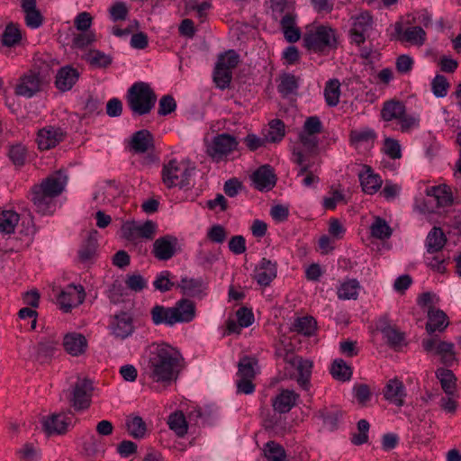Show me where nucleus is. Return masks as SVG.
Listing matches in <instances>:
<instances>
[{
	"label": "nucleus",
	"mask_w": 461,
	"mask_h": 461,
	"mask_svg": "<svg viewBox=\"0 0 461 461\" xmlns=\"http://www.w3.org/2000/svg\"><path fill=\"white\" fill-rule=\"evenodd\" d=\"M293 156L294 157V162L300 167L297 176H304L303 184L305 186H312V185L319 182V176L315 175L311 167L312 162L299 148H294Z\"/></svg>",
	"instance_id": "obj_13"
},
{
	"label": "nucleus",
	"mask_w": 461,
	"mask_h": 461,
	"mask_svg": "<svg viewBox=\"0 0 461 461\" xmlns=\"http://www.w3.org/2000/svg\"><path fill=\"white\" fill-rule=\"evenodd\" d=\"M177 323L190 322L195 318V303L189 299H181L172 307Z\"/></svg>",
	"instance_id": "obj_26"
},
{
	"label": "nucleus",
	"mask_w": 461,
	"mask_h": 461,
	"mask_svg": "<svg viewBox=\"0 0 461 461\" xmlns=\"http://www.w3.org/2000/svg\"><path fill=\"white\" fill-rule=\"evenodd\" d=\"M448 326V319L446 313L438 309L430 308L428 312V322L426 330L429 333L443 331Z\"/></svg>",
	"instance_id": "obj_30"
},
{
	"label": "nucleus",
	"mask_w": 461,
	"mask_h": 461,
	"mask_svg": "<svg viewBox=\"0 0 461 461\" xmlns=\"http://www.w3.org/2000/svg\"><path fill=\"white\" fill-rule=\"evenodd\" d=\"M86 293L82 285H69L60 291L58 303L64 312H68L73 307L78 306L85 301Z\"/></svg>",
	"instance_id": "obj_10"
},
{
	"label": "nucleus",
	"mask_w": 461,
	"mask_h": 461,
	"mask_svg": "<svg viewBox=\"0 0 461 461\" xmlns=\"http://www.w3.org/2000/svg\"><path fill=\"white\" fill-rule=\"evenodd\" d=\"M181 292L188 296H200L206 289V285L202 278H182L177 285Z\"/></svg>",
	"instance_id": "obj_36"
},
{
	"label": "nucleus",
	"mask_w": 461,
	"mask_h": 461,
	"mask_svg": "<svg viewBox=\"0 0 461 461\" xmlns=\"http://www.w3.org/2000/svg\"><path fill=\"white\" fill-rule=\"evenodd\" d=\"M422 347L427 353L438 357L445 366H452L456 361L455 346L451 342L431 338L423 339Z\"/></svg>",
	"instance_id": "obj_7"
},
{
	"label": "nucleus",
	"mask_w": 461,
	"mask_h": 461,
	"mask_svg": "<svg viewBox=\"0 0 461 461\" xmlns=\"http://www.w3.org/2000/svg\"><path fill=\"white\" fill-rule=\"evenodd\" d=\"M20 221V215L14 210L0 212V233L12 234Z\"/></svg>",
	"instance_id": "obj_39"
},
{
	"label": "nucleus",
	"mask_w": 461,
	"mask_h": 461,
	"mask_svg": "<svg viewBox=\"0 0 461 461\" xmlns=\"http://www.w3.org/2000/svg\"><path fill=\"white\" fill-rule=\"evenodd\" d=\"M358 289L359 283L357 280H348L339 286L338 296L342 300H356L358 295Z\"/></svg>",
	"instance_id": "obj_53"
},
{
	"label": "nucleus",
	"mask_w": 461,
	"mask_h": 461,
	"mask_svg": "<svg viewBox=\"0 0 461 461\" xmlns=\"http://www.w3.org/2000/svg\"><path fill=\"white\" fill-rule=\"evenodd\" d=\"M369 423L366 420H360L357 423V433L353 434L351 441L354 445H362L368 440Z\"/></svg>",
	"instance_id": "obj_60"
},
{
	"label": "nucleus",
	"mask_w": 461,
	"mask_h": 461,
	"mask_svg": "<svg viewBox=\"0 0 461 461\" xmlns=\"http://www.w3.org/2000/svg\"><path fill=\"white\" fill-rule=\"evenodd\" d=\"M371 235L378 240L389 239L392 235V229L381 217H375L370 227Z\"/></svg>",
	"instance_id": "obj_50"
},
{
	"label": "nucleus",
	"mask_w": 461,
	"mask_h": 461,
	"mask_svg": "<svg viewBox=\"0 0 461 461\" xmlns=\"http://www.w3.org/2000/svg\"><path fill=\"white\" fill-rule=\"evenodd\" d=\"M285 40L288 42H296L301 37V32L295 25V15L287 12L280 21Z\"/></svg>",
	"instance_id": "obj_32"
},
{
	"label": "nucleus",
	"mask_w": 461,
	"mask_h": 461,
	"mask_svg": "<svg viewBox=\"0 0 461 461\" xmlns=\"http://www.w3.org/2000/svg\"><path fill=\"white\" fill-rule=\"evenodd\" d=\"M431 88L436 96L444 97L447 94L449 83L444 76L437 75L431 82Z\"/></svg>",
	"instance_id": "obj_61"
},
{
	"label": "nucleus",
	"mask_w": 461,
	"mask_h": 461,
	"mask_svg": "<svg viewBox=\"0 0 461 461\" xmlns=\"http://www.w3.org/2000/svg\"><path fill=\"white\" fill-rule=\"evenodd\" d=\"M363 191L366 194H373L382 185V180L378 175L373 173L370 167L365 166L364 171L358 175Z\"/></svg>",
	"instance_id": "obj_29"
},
{
	"label": "nucleus",
	"mask_w": 461,
	"mask_h": 461,
	"mask_svg": "<svg viewBox=\"0 0 461 461\" xmlns=\"http://www.w3.org/2000/svg\"><path fill=\"white\" fill-rule=\"evenodd\" d=\"M384 153L393 159H398L402 157V150L400 143L392 138L384 140Z\"/></svg>",
	"instance_id": "obj_63"
},
{
	"label": "nucleus",
	"mask_w": 461,
	"mask_h": 461,
	"mask_svg": "<svg viewBox=\"0 0 461 461\" xmlns=\"http://www.w3.org/2000/svg\"><path fill=\"white\" fill-rule=\"evenodd\" d=\"M167 424L178 437H184L187 433L188 426L182 411H175L168 416Z\"/></svg>",
	"instance_id": "obj_45"
},
{
	"label": "nucleus",
	"mask_w": 461,
	"mask_h": 461,
	"mask_svg": "<svg viewBox=\"0 0 461 461\" xmlns=\"http://www.w3.org/2000/svg\"><path fill=\"white\" fill-rule=\"evenodd\" d=\"M19 461H39L40 450L31 442H26L17 450Z\"/></svg>",
	"instance_id": "obj_55"
},
{
	"label": "nucleus",
	"mask_w": 461,
	"mask_h": 461,
	"mask_svg": "<svg viewBox=\"0 0 461 461\" xmlns=\"http://www.w3.org/2000/svg\"><path fill=\"white\" fill-rule=\"evenodd\" d=\"M78 78L79 72L76 68L65 66L58 71L55 85L59 91L67 92L73 87Z\"/></svg>",
	"instance_id": "obj_21"
},
{
	"label": "nucleus",
	"mask_w": 461,
	"mask_h": 461,
	"mask_svg": "<svg viewBox=\"0 0 461 461\" xmlns=\"http://www.w3.org/2000/svg\"><path fill=\"white\" fill-rule=\"evenodd\" d=\"M395 31L399 35V40L402 41L410 42L412 45L421 46L426 40V32L420 26L409 27L406 30H402V25L397 23Z\"/></svg>",
	"instance_id": "obj_28"
},
{
	"label": "nucleus",
	"mask_w": 461,
	"mask_h": 461,
	"mask_svg": "<svg viewBox=\"0 0 461 461\" xmlns=\"http://www.w3.org/2000/svg\"><path fill=\"white\" fill-rule=\"evenodd\" d=\"M405 113V106L402 103L395 100H390L384 103L381 111L382 118L384 121H392L402 118Z\"/></svg>",
	"instance_id": "obj_42"
},
{
	"label": "nucleus",
	"mask_w": 461,
	"mask_h": 461,
	"mask_svg": "<svg viewBox=\"0 0 461 461\" xmlns=\"http://www.w3.org/2000/svg\"><path fill=\"white\" fill-rule=\"evenodd\" d=\"M122 237L129 241L152 240L158 232V224L148 220L144 222L125 221L121 228Z\"/></svg>",
	"instance_id": "obj_6"
},
{
	"label": "nucleus",
	"mask_w": 461,
	"mask_h": 461,
	"mask_svg": "<svg viewBox=\"0 0 461 461\" xmlns=\"http://www.w3.org/2000/svg\"><path fill=\"white\" fill-rule=\"evenodd\" d=\"M44 76L41 72L29 70L20 77L14 87V94L18 96L32 97L41 91Z\"/></svg>",
	"instance_id": "obj_8"
},
{
	"label": "nucleus",
	"mask_w": 461,
	"mask_h": 461,
	"mask_svg": "<svg viewBox=\"0 0 461 461\" xmlns=\"http://www.w3.org/2000/svg\"><path fill=\"white\" fill-rule=\"evenodd\" d=\"M276 264L269 259L262 258L255 270V279L258 285L267 286L276 277Z\"/></svg>",
	"instance_id": "obj_19"
},
{
	"label": "nucleus",
	"mask_w": 461,
	"mask_h": 461,
	"mask_svg": "<svg viewBox=\"0 0 461 461\" xmlns=\"http://www.w3.org/2000/svg\"><path fill=\"white\" fill-rule=\"evenodd\" d=\"M66 184L67 176L61 171H58L43 179L38 185L55 198L63 192Z\"/></svg>",
	"instance_id": "obj_20"
},
{
	"label": "nucleus",
	"mask_w": 461,
	"mask_h": 461,
	"mask_svg": "<svg viewBox=\"0 0 461 461\" xmlns=\"http://www.w3.org/2000/svg\"><path fill=\"white\" fill-rule=\"evenodd\" d=\"M447 242L446 235L438 227H434L428 234L426 239V249L429 254H434L440 251Z\"/></svg>",
	"instance_id": "obj_34"
},
{
	"label": "nucleus",
	"mask_w": 461,
	"mask_h": 461,
	"mask_svg": "<svg viewBox=\"0 0 461 461\" xmlns=\"http://www.w3.org/2000/svg\"><path fill=\"white\" fill-rule=\"evenodd\" d=\"M96 40L95 33L93 32H83L82 33L77 34L73 39V47L78 49H84L92 43H94Z\"/></svg>",
	"instance_id": "obj_62"
},
{
	"label": "nucleus",
	"mask_w": 461,
	"mask_h": 461,
	"mask_svg": "<svg viewBox=\"0 0 461 461\" xmlns=\"http://www.w3.org/2000/svg\"><path fill=\"white\" fill-rule=\"evenodd\" d=\"M239 60V55L234 50H228L219 57L216 64L232 72V69L237 67Z\"/></svg>",
	"instance_id": "obj_59"
},
{
	"label": "nucleus",
	"mask_w": 461,
	"mask_h": 461,
	"mask_svg": "<svg viewBox=\"0 0 461 461\" xmlns=\"http://www.w3.org/2000/svg\"><path fill=\"white\" fill-rule=\"evenodd\" d=\"M371 26L372 17L368 13H362L357 16L350 31L352 41L357 44L363 43Z\"/></svg>",
	"instance_id": "obj_22"
},
{
	"label": "nucleus",
	"mask_w": 461,
	"mask_h": 461,
	"mask_svg": "<svg viewBox=\"0 0 461 461\" xmlns=\"http://www.w3.org/2000/svg\"><path fill=\"white\" fill-rule=\"evenodd\" d=\"M22 8L25 14V23L31 28H38L42 23V15L36 8V0H22Z\"/></svg>",
	"instance_id": "obj_33"
},
{
	"label": "nucleus",
	"mask_w": 461,
	"mask_h": 461,
	"mask_svg": "<svg viewBox=\"0 0 461 461\" xmlns=\"http://www.w3.org/2000/svg\"><path fill=\"white\" fill-rule=\"evenodd\" d=\"M285 363L294 367L298 372L296 382L304 390H308L310 384V378L312 375V361L304 359L301 357L286 353L285 356Z\"/></svg>",
	"instance_id": "obj_11"
},
{
	"label": "nucleus",
	"mask_w": 461,
	"mask_h": 461,
	"mask_svg": "<svg viewBox=\"0 0 461 461\" xmlns=\"http://www.w3.org/2000/svg\"><path fill=\"white\" fill-rule=\"evenodd\" d=\"M91 389L86 381L77 383L71 399V406L76 411H84L89 408L91 404Z\"/></svg>",
	"instance_id": "obj_18"
},
{
	"label": "nucleus",
	"mask_w": 461,
	"mask_h": 461,
	"mask_svg": "<svg viewBox=\"0 0 461 461\" xmlns=\"http://www.w3.org/2000/svg\"><path fill=\"white\" fill-rule=\"evenodd\" d=\"M112 330L116 338L126 339L133 331L131 319L126 313L116 315L112 322Z\"/></svg>",
	"instance_id": "obj_31"
},
{
	"label": "nucleus",
	"mask_w": 461,
	"mask_h": 461,
	"mask_svg": "<svg viewBox=\"0 0 461 461\" xmlns=\"http://www.w3.org/2000/svg\"><path fill=\"white\" fill-rule=\"evenodd\" d=\"M302 130L309 135L318 136L321 132L322 123L317 116H311L305 120Z\"/></svg>",
	"instance_id": "obj_64"
},
{
	"label": "nucleus",
	"mask_w": 461,
	"mask_h": 461,
	"mask_svg": "<svg viewBox=\"0 0 461 461\" xmlns=\"http://www.w3.org/2000/svg\"><path fill=\"white\" fill-rule=\"evenodd\" d=\"M340 83L337 79L330 80L324 89L326 103L330 106H336L339 101Z\"/></svg>",
	"instance_id": "obj_52"
},
{
	"label": "nucleus",
	"mask_w": 461,
	"mask_h": 461,
	"mask_svg": "<svg viewBox=\"0 0 461 461\" xmlns=\"http://www.w3.org/2000/svg\"><path fill=\"white\" fill-rule=\"evenodd\" d=\"M57 342L50 339L40 341L36 346V359L41 363H49L57 351Z\"/></svg>",
	"instance_id": "obj_40"
},
{
	"label": "nucleus",
	"mask_w": 461,
	"mask_h": 461,
	"mask_svg": "<svg viewBox=\"0 0 461 461\" xmlns=\"http://www.w3.org/2000/svg\"><path fill=\"white\" fill-rule=\"evenodd\" d=\"M192 172L193 168L187 163L172 159L163 167V183L168 188H183L190 184Z\"/></svg>",
	"instance_id": "obj_5"
},
{
	"label": "nucleus",
	"mask_w": 461,
	"mask_h": 461,
	"mask_svg": "<svg viewBox=\"0 0 461 461\" xmlns=\"http://www.w3.org/2000/svg\"><path fill=\"white\" fill-rule=\"evenodd\" d=\"M76 422L77 419L71 410L51 412L41 419V429L48 437L68 434Z\"/></svg>",
	"instance_id": "obj_3"
},
{
	"label": "nucleus",
	"mask_w": 461,
	"mask_h": 461,
	"mask_svg": "<svg viewBox=\"0 0 461 461\" xmlns=\"http://www.w3.org/2000/svg\"><path fill=\"white\" fill-rule=\"evenodd\" d=\"M85 59L92 67L106 68L112 62V58L98 50H90L86 55Z\"/></svg>",
	"instance_id": "obj_48"
},
{
	"label": "nucleus",
	"mask_w": 461,
	"mask_h": 461,
	"mask_svg": "<svg viewBox=\"0 0 461 461\" xmlns=\"http://www.w3.org/2000/svg\"><path fill=\"white\" fill-rule=\"evenodd\" d=\"M426 194L433 198L438 207L450 206L454 203L451 188L447 185H439L427 188Z\"/></svg>",
	"instance_id": "obj_27"
},
{
	"label": "nucleus",
	"mask_w": 461,
	"mask_h": 461,
	"mask_svg": "<svg viewBox=\"0 0 461 461\" xmlns=\"http://www.w3.org/2000/svg\"><path fill=\"white\" fill-rule=\"evenodd\" d=\"M251 177L255 187L260 191L270 190L276 185V176L268 165L260 167Z\"/></svg>",
	"instance_id": "obj_24"
},
{
	"label": "nucleus",
	"mask_w": 461,
	"mask_h": 461,
	"mask_svg": "<svg viewBox=\"0 0 461 461\" xmlns=\"http://www.w3.org/2000/svg\"><path fill=\"white\" fill-rule=\"evenodd\" d=\"M30 195L31 202L38 213L45 215L52 211L54 207V198L47 194L41 186L34 185L31 189Z\"/></svg>",
	"instance_id": "obj_15"
},
{
	"label": "nucleus",
	"mask_w": 461,
	"mask_h": 461,
	"mask_svg": "<svg viewBox=\"0 0 461 461\" xmlns=\"http://www.w3.org/2000/svg\"><path fill=\"white\" fill-rule=\"evenodd\" d=\"M258 360L255 357L245 356L240 358L238 365V375L240 378L254 379L256 372L255 366Z\"/></svg>",
	"instance_id": "obj_47"
},
{
	"label": "nucleus",
	"mask_w": 461,
	"mask_h": 461,
	"mask_svg": "<svg viewBox=\"0 0 461 461\" xmlns=\"http://www.w3.org/2000/svg\"><path fill=\"white\" fill-rule=\"evenodd\" d=\"M129 434L134 438H142L147 432L145 421L140 416L129 417L126 420Z\"/></svg>",
	"instance_id": "obj_46"
},
{
	"label": "nucleus",
	"mask_w": 461,
	"mask_h": 461,
	"mask_svg": "<svg viewBox=\"0 0 461 461\" xmlns=\"http://www.w3.org/2000/svg\"><path fill=\"white\" fill-rule=\"evenodd\" d=\"M278 90L284 95L294 94L298 87L297 78L291 74H284L279 78Z\"/></svg>",
	"instance_id": "obj_56"
},
{
	"label": "nucleus",
	"mask_w": 461,
	"mask_h": 461,
	"mask_svg": "<svg viewBox=\"0 0 461 461\" xmlns=\"http://www.w3.org/2000/svg\"><path fill=\"white\" fill-rule=\"evenodd\" d=\"M377 329L384 334L388 344L392 347L400 346L404 339V334L399 331L387 317H382L378 321Z\"/></svg>",
	"instance_id": "obj_25"
},
{
	"label": "nucleus",
	"mask_w": 461,
	"mask_h": 461,
	"mask_svg": "<svg viewBox=\"0 0 461 461\" xmlns=\"http://www.w3.org/2000/svg\"><path fill=\"white\" fill-rule=\"evenodd\" d=\"M184 366L180 352L167 344L158 345L150 351L148 368L149 376L157 383L176 382Z\"/></svg>",
	"instance_id": "obj_1"
},
{
	"label": "nucleus",
	"mask_w": 461,
	"mask_h": 461,
	"mask_svg": "<svg viewBox=\"0 0 461 461\" xmlns=\"http://www.w3.org/2000/svg\"><path fill=\"white\" fill-rule=\"evenodd\" d=\"M318 144V136L309 135L305 133V131L302 130L299 134V143L294 148L303 149V153L311 158L317 153Z\"/></svg>",
	"instance_id": "obj_41"
},
{
	"label": "nucleus",
	"mask_w": 461,
	"mask_h": 461,
	"mask_svg": "<svg viewBox=\"0 0 461 461\" xmlns=\"http://www.w3.org/2000/svg\"><path fill=\"white\" fill-rule=\"evenodd\" d=\"M285 134V124L280 120H273L269 122V128L265 134L267 142H278Z\"/></svg>",
	"instance_id": "obj_51"
},
{
	"label": "nucleus",
	"mask_w": 461,
	"mask_h": 461,
	"mask_svg": "<svg viewBox=\"0 0 461 461\" xmlns=\"http://www.w3.org/2000/svg\"><path fill=\"white\" fill-rule=\"evenodd\" d=\"M97 231L95 230L91 232L87 238V240L85 241V243L82 245L81 249L78 251L79 258L81 262H88L90 261L96 253L97 249Z\"/></svg>",
	"instance_id": "obj_44"
},
{
	"label": "nucleus",
	"mask_w": 461,
	"mask_h": 461,
	"mask_svg": "<svg viewBox=\"0 0 461 461\" xmlns=\"http://www.w3.org/2000/svg\"><path fill=\"white\" fill-rule=\"evenodd\" d=\"M21 38L19 28L14 23H9L2 35V43L5 46L12 47L17 44Z\"/></svg>",
	"instance_id": "obj_57"
},
{
	"label": "nucleus",
	"mask_w": 461,
	"mask_h": 461,
	"mask_svg": "<svg viewBox=\"0 0 461 461\" xmlns=\"http://www.w3.org/2000/svg\"><path fill=\"white\" fill-rule=\"evenodd\" d=\"M304 46L314 52H324L337 47L336 32L330 26L320 25L303 36Z\"/></svg>",
	"instance_id": "obj_4"
},
{
	"label": "nucleus",
	"mask_w": 461,
	"mask_h": 461,
	"mask_svg": "<svg viewBox=\"0 0 461 461\" xmlns=\"http://www.w3.org/2000/svg\"><path fill=\"white\" fill-rule=\"evenodd\" d=\"M178 249V240L172 235H166L157 239L153 243L152 254L162 261L174 257Z\"/></svg>",
	"instance_id": "obj_12"
},
{
	"label": "nucleus",
	"mask_w": 461,
	"mask_h": 461,
	"mask_svg": "<svg viewBox=\"0 0 461 461\" xmlns=\"http://www.w3.org/2000/svg\"><path fill=\"white\" fill-rule=\"evenodd\" d=\"M436 376L439 380L443 391L447 395H454L456 391V377L454 373L449 369L439 367L436 371Z\"/></svg>",
	"instance_id": "obj_38"
},
{
	"label": "nucleus",
	"mask_w": 461,
	"mask_h": 461,
	"mask_svg": "<svg viewBox=\"0 0 461 461\" xmlns=\"http://www.w3.org/2000/svg\"><path fill=\"white\" fill-rule=\"evenodd\" d=\"M126 98L132 113L138 115L149 113L157 101L154 91L143 82L133 84L129 88Z\"/></svg>",
	"instance_id": "obj_2"
},
{
	"label": "nucleus",
	"mask_w": 461,
	"mask_h": 461,
	"mask_svg": "<svg viewBox=\"0 0 461 461\" xmlns=\"http://www.w3.org/2000/svg\"><path fill=\"white\" fill-rule=\"evenodd\" d=\"M383 394L384 399L390 403L402 407L405 402L406 390L401 380L393 378L386 383Z\"/></svg>",
	"instance_id": "obj_16"
},
{
	"label": "nucleus",
	"mask_w": 461,
	"mask_h": 461,
	"mask_svg": "<svg viewBox=\"0 0 461 461\" xmlns=\"http://www.w3.org/2000/svg\"><path fill=\"white\" fill-rule=\"evenodd\" d=\"M299 394L294 390L282 389L273 400V408L279 413H286L295 406Z\"/></svg>",
	"instance_id": "obj_23"
},
{
	"label": "nucleus",
	"mask_w": 461,
	"mask_h": 461,
	"mask_svg": "<svg viewBox=\"0 0 461 461\" xmlns=\"http://www.w3.org/2000/svg\"><path fill=\"white\" fill-rule=\"evenodd\" d=\"M232 78V72L216 64L213 73V80L216 86L221 89L228 87Z\"/></svg>",
	"instance_id": "obj_58"
},
{
	"label": "nucleus",
	"mask_w": 461,
	"mask_h": 461,
	"mask_svg": "<svg viewBox=\"0 0 461 461\" xmlns=\"http://www.w3.org/2000/svg\"><path fill=\"white\" fill-rule=\"evenodd\" d=\"M150 313L152 321L156 325L165 324L173 326L177 323L172 307L167 308L161 305H156L152 308Z\"/></svg>",
	"instance_id": "obj_35"
},
{
	"label": "nucleus",
	"mask_w": 461,
	"mask_h": 461,
	"mask_svg": "<svg viewBox=\"0 0 461 461\" xmlns=\"http://www.w3.org/2000/svg\"><path fill=\"white\" fill-rule=\"evenodd\" d=\"M316 329L317 322L312 317H303L295 320L293 330L309 337L315 333Z\"/></svg>",
	"instance_id": "obj_49"
},
{
	"label": "nucleus",
	"mask_w": 461,
	"mask_h": 461,
	"mask_svg": "<svg viewBox=\"0 0 461 461\" xmlns=\"http://www.w3.org/2000/svg\"><path fill=\"white\" fill-rule=\"evenodd\" d=\"M63 137L64 133L59 128L48 126L38 131L36 140L40 149L47 150L56 147Z\"/></svg>",
	"instance_id": "obj_17"
},
{
	"label": "nucleus",
	"mask_w": 461,
	"mask_h": 461,
	"mask_svg": "<svg viewBox=\"0 0 461 461\" xmlns=\"http://www.w3.org/2000/svg\"><path fill=\"white\" fill-rule=\"evenodd\" d=\"M131 146L135 152L144 153L153 147V139L150 132L141 130L133 134Z\"/></svg>",
	"instance_id": "obj_37"
},
{
	"label": "nucleus",
	"mask_w": 461,
	"mask_h": 461,
	"mask_svg": "<svg viewBox=\"0 0 461 461\" xmlns=\"http://www.w3.org/2000/svg\"><path fill=\"white\" fill-rule=\"evenodd\" d=\"M267 461H286V454L284 447L274 441H269L264 448Z\"/></svg>",
	"instance_id": "obj_54"
},
{
	"label": "nucleus",
	"mask_w": 461,
	"mask_h": 461,
	"mask_svg": "<svg viewBox=\"0 0 461 461\" xmlns=\"http://www.w3.org/2000/svg\"><path fill=\"white\" fill-rule=\"evenodd\" d=\"M62 345L64 350L71 357H80L86 354L88 341L81 333L69 332L64 335Z\"/></svg>",
	"instance_id": "obj_14"
},
{
	"label": "nucleus",
	"mask_w": 461,
	"mask_h": 461,
	"mask_svg": "<svg viewBox=\"0 0 461 461\" xmlns=\"http://www.w3.org/2000/svg\"><path fill=\"white\" fill-rule=\"evenodd\" d=\"M332 377L340 382L349 381L352 377V368L343 360L335 359L330 369Z\"/></svg>",
	"instance_id": "obj_43"
},
{
	"label": "nucleus",
	"mask_w": 461,
	"mask_h": 461,
	"mask_svg": "<svg viewBox=\"0 0 461 461\" xmlns=\"http://www.w3.org/2000/svg\"><path fill=\"white\" fill-rule=\"evenodd\" d=\"M238 146L236 139L227 133L219 134L213 138L207 146V154L215 161L221 160L224 157L235 150Z\"/></svg>",
	"instance_id": "obj_9"
}]
</instances>
